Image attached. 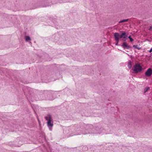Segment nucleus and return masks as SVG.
<instances>
[{"instance_id": "obj_1", "label": "nucleus", "mask_w": 152, "mask_h": 152, "mask_svg": "<svg viewBox=\"0 0 152 152\" xmlns=\"http://www.w3.org/2000/svg\"><path fill=\"white\" fill-rule=\"evenodd\" d=\"M104 129L100 126L94 127L91 124L82 123L68 127L66 132L70 136L88 134H101L103 133Z\"/></svg>"}, {"instance_id": "obj_2", "label": "nucleus", "mask_w": 152, "mask_h": 152, "mask_svg": "<svg viewBox=\"0 0 152 152\" xmlns=\"http://www.w3.org/2000/svg\"><path fill=\"white\" fill-rule=\"evenodd\" d=\"M54 94L53 91H48L47 93L45 94H43L42 95L43 97L42 98H40V100H53L54 99L53 96V94Z\"/></svg>"}, {"instance_id": "obj_3", "label": "nucleus", "mask_w": 152, "mask_h": 152, "mask_svg": "<svg viewBox=\"0 0 152 152\" xmlns=\"http://www.w3.org/2000/svg\"><path fill=\"white\" fill-rule=\"evenodd\" d=\"M51 116L49 114L47 115L45 117V119L46 120L48 121H47V125L50 129L51 131L52 130V127L53 126V121L51 120Z\"/></svg>"}, {"instance_id": "obj_4", "label": "nucleus", "mask_w": 152, "mask_h": 152, "mask_svg": "<svg viewBox=\"0 0 152 152\" xmlns=\"http://www.w3.org/2000/svg\"><path fill=\"white\" fill-rule=\"evenodd\" d=\"M114 36L115 39H119V38H122L123 39H126L127 37L126 33L124 31H122V33L120 35L118 33H115L114 34Z\"/></svg>"}, {"instance_id": "obj_5", "label": "nucleus", "mask_w": 152, "mask_h": 152, "mask_svg": "<svg viewBox=\"0 0 152 152\" xmlns=\"http://www.w3.org/2000/svg\"><path fill=\"white\" fill-rule=\"evenodd\" d=\"M142 70V68L140 64H136L134 66V68L132 69L133 72L137 73L140 72Z\"/></svg>"}, {"instance_id": "obj_6", "label": "nucleus", "mask_w": 152, "mask_h": 152, "mask_svg": "<svg viewBox=\"0 0 152 152\" xmlns=\"http://www.w3.org/2000/svg\"><path fill=\"white\" fill-rule=\"evenodd\" d=\"M122 40L124 41V42L122 43V45H121V46L124 49H129L131 48V47L128 45L126 42V39L124 40V39H122Z\"/></svg>"}, {"instance_id": "obj_7", "label": "nucleus", "mask_w": 152, "mask_h": 152, "mask_svg": "<svg viewBox=\"0 0 152 152\" xmlns=\"http://www.w3.org/2000/svg\"><path fill=\"white\" fill-rule=\"evenodd\" d=\"M44 5L42 6L43 7H47L50 5L51 4V1L50 0H45L44 2Z\"/></svg>"}, {"instance_id": "obj_8", "label": "nucleus", "mask_w": 152, "mask_h": 152, "mask_svg": "<svg viewBox=\"0 0 152 152\" xmlns=\"http://www.w3.org/2000/svg\"><path fill=\"white\" fill-rule=\"evenodd\" d=\"M152 74V69L150 68L148 69L145 73V75L147 77L150 76Z\"/></svg>"}, {"instance_id": "obj_9", "label": "nucleus", "mask_w": 152, "mask_h": 152, "mask_svg": "<svg viewBox=\"0 0 152 152\" xmlns=\"http://www.w3.org/2000/svg\"><path fill=\"white\" fill-rule=\"evenodd\" d=\"M151 149L152 148L146 146L144 147V152H152Z\"/></svg>"}, {"instance_id": "obj_10", "label": "nucleus", "mask_w": 152, "mask_h": 152, "mask_svg": "<svg viewBox=\"0 0 152 152\" xmlns=\"http://www.w3.org/2000/svg\"><path fill=\"white\" fill-rule=\"evenodd\" d=\"M132 66V62L130 60H129L128 63V68L130 69L131 68Z\"/></svg>"}, {"instance_id": "obj_11", "label": "nucleus", "mask_w": 152, "mask_h": 152, "mask_svg": "<svg viewBox=\"0 0 152 152\" xmlns=\"http://www.w3.org/2000/svg\"><path fill=\"white\" fill-rule=\"evenodd\" d=\"M132 47L135 48H137L138 50H140L141 48L140 47L139 45H133Z\"/></svg>"}, {"instance_id": "obj_12", "label": "nucleus", "mask_w": 152, "mask_h": 152, "mask_svg": "<svg viewBox=\"0 0 152 152\" xmlns=\"http://www.w3.org/2000/svg\"><path fill=\"white\" fill-rule=\"evenodd\" d=\"M129 20L128 19H124L121 20H120L119 22V23H122L124 22H127Z\"/></svg>"}, {"instance_id": "obj_13", "label": "nucleus", "mask_w": 152, "mask_h": 152, "mask_svg": "<svg viewBox=\"0 0 152 152\" xmlns=\"http://www.w3.org/2000/svg\"><path fill=\"white\" fill-rule=\"evenodd\" d=\"M150 88L149 87L145 88V89L144 90V93H145Z\"/></svg>"}, {"instance_id": "obj_14", "label": "nucleus", "mask_w": 152, "mask_h": 152, "mask_svg": "<svg viewBox=\"0 0 152 152\" xmlns=\"http://www.w3.org/2000/svg\"><path fill=\"white\" fill-rule=\"evenodd\" d=\"M26 41L30 40H31V38L29 36H26Z\"/></svg>"}, {"instance_id": "obj_15", "label": "nucleus", "mask_w": 152, "mask_h": 152, "mask_svg": "<svg viewBox=\"0 0 152 152\" xmlns=\"http://www.w3.org/2000/svg\"><path fill=\"white\" fill-rule=\"evenodd\" d=\"M128 38L129 39L131 42H133L134 40L131 37V36H130L128 37Z\"/></svg>"}, {"instance_id": "obj_16", "label": "nucleus", "mask_w": 152, "mask_h": 152, "mask_svg": "<svg viewBox=\"0 0 152 152\" xmlns=\"http://www.w3.org/2000/svg\"><path fill=\"white\" fill-rule=\"evenodd\" d=\"M116 42L118 43L119 42V39H115Z\"/></svg>"}, {"instance_id": "obj_17", "label": "nucleus", "mask_w": 152, "mask_h": 152, "mask_svg": "<svg viewBox=\"0 0 152 152\" xmlns=\"http://www.w3.org/2000/svg\"><path fill=\"white\" fill-rule=\"evenodd\" d=\"M118 43L116 42L115 45L117 46H121V45L118 44Z\"/></svg>"}, {"instance_id": "obj_18", "label": "nucleus", "mask_w": 152, "mask_h": 152, "mask_svg": "<svg viewBox=\"0 0 152 152\" xmlns=\"http://www.w3.org/2000/svg\"><path fill=\"white\" fill-rule=\"evenodd\" d=\"M152 52V48H151L149 51V52L151 53Z\"/></svg>"}, {"instance_id": "obj_19", "label": "nucleus", "mask_w": 152, "mask_h": 152, "mask_svg": "<svg viewBox=\"0 0 152 152\" xmlns=\"http://www.w3.org/2000/svg\"><path fill=\"white\" fill-rule=\"evenodd\" d=\"M152 29V26H150L149 28L150 30H151Z\"/></svg>"}, {"instance_id": "obj_20", "label": "nucleus", "mask_w": 152, "mask_h": 152, "mask_svg": "<svg viewBox=\"0 0 152 152\" xmlns=\"http://www.w3.org/2000/svg\"><path fill=\"white\" fill-rule=\"evenodd\" d=\"M151 151H152V149L151 150Z\"/></svg>"}]
</instances>
